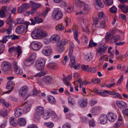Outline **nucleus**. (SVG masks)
<instances>
[{
  "label": "nucleus",
  "instance_id": "24",
  "mask_svg": "<svg viewBox=\"0 0 128 128\" xmlns=\"http://www.w3.org/2000/svg\"><path fill=\"white\" fill-rule=\"evenodd\" d=\"M24 112V110L21 108H17L15 112V116L16 117H18L20 116Z\"/></svg>",
  "mask_w": 128,
  "mask_h": 128
},
{
  "label": "nucleus",
  "instance_id": "58",
  "mask_svg": "<svg viewBox=\"0 0 128 128\" xmlns=\"http://www.w3.org/2000/svg\"><path fill=\"white\" fill-rule=\"evenodd\" d=\"M8 39L7 38V36L5 35L3 37V38L1 42L3 43H6V42L8 41Z\"/></svg>",
  "mask_w": 128,
  "mask_h": 128
},
{
  "label": "nucleus",
  "instance_id": "30",
  "mask_svg": "<svg viewBox=\"0 0 128 128\" xmlns=\"http://www.w3.org/2000/svg\"><path fill=\"white\" fill-rule=\"evenodd\" d=\"M48 97V100L50 102L53 104H55L56 103V100L53 96H49Z\"/></svg>",
  "mask_w": 128,
  "mask_h": 128
},
{
  "label": "nucleus",
  "instance_id": "7",
  "mask_svg": "<svg viewBox=\"0 0 128 128\" xmlns=\"http://www.w3.org/2000/svg\"><path fill=\"white\" fill-rule=\"evenodd\" d=\"M12 68L11 64L8 62H3L2 64L1 68L4 72L10 71Z\"/></svg>",
  "mask_w": 128,
  "mask_h": 128
},
{
  "label": "nucleus",
  "instance_id": "4",
  "mask_svg": "<svg viewBox=\"0 0 128 128\" xmlns=\"http://www.w3.org/2000/svg\"><path fill=\"white\" fill-rule=\"evenodd\" d=\"M44 108L41 106H38L36 109V112L34 115L35 119L36 120H38L40 116L44 113Z\"/></svg>",
  "mask_w": 128,
  "mask_h": 128
},
{
  "label": "nucleus",
  "instance_id": "27",
  "mask_svg": "<svg viewBox=\"0 0 128 128\" xmlns=\"http://www.w3.org/2000/svg\"><path fill=\"white\" fill-rule=\"evenodd\" d=\"M57 66L55 63L50 62L48 64L47 67L49 69H54Z\"/></svg>",
  "mask_w": 128,
  "mask_h": 128
},
{
  "label": "nucleus",
  "instance_id": "32",
  "mask_svg": "<svg viewBox=\"0 0 128 128\" xmlns=\"http://www.w3.org/2000/svg\"><path fill=\"white\" fill-rule=\"evenodd\" d=\"M12 84L13 82L12 81L10 80L8 81L6 85V89L8 90L12 89V88H13L12 86Z\"/></svg>",
  "mask_w": 128,
  "mask_h": 128
},
{
  "label": "nucleus",
  "instance_id": "13",
  "mask_svg": "<svg viewBox=\"0 0 128 128\" xmlns=\"http://www.w3.org/2000/svg\"><path fill=\"white\" fill-rule=\"evenodd\" d=\"M107 116L108 120L111 122H114L117 118L116 115L112 113H108Z\"/></svg>",
  "mask_w": 128,
  "mask_h": 128
},
{
  "label": "nucleus",
  "instance_id": "56",
  "mask_svg": "<svg viewBox=\"0 0 128 128\" xmlns=\"http://www.w3.org/2000/svg\"><path fill=\"white\" fill-rule=\"evenodd\" d=\"M5 46L3 44L0 45V54L4 52Z\"/></svg>",
  "mask_w": 128,
  "mask_h": 128
},
{
  "label": "nucleus",
  "instance_id": "55",
  "mask_svg": "<svg viewBox=\"0 0 128 128\" xmlns=\"http://www.w3.org/2000/svg\"><path fill=\"white\" fill-rule=\"evenodd\" d=\"M96 1L97 4L100 7L102 8H103L104 5L100 0H96Z\"/></svg>",
  "mask_w": 128,
  "mask_h": 128
},
{
  "label": "nucleus",
  "instance_id": "61",
  "mask_svg": "<svg viewBox=\"0 0 128 128\" xmlns=\"http://www.w3.org/2000/svg\"><path fill=\"white\" fill-rule=\"evenodd\" d=\"M58 51L60 52H62L64 50V47L62 46H57Z\"/></svg>",
  "mask_w": 128,
  "mask_h": 128
},
{
  "label": "nucleus",
  "instance_id": "2",
  "mask_svg": "<svg viewBox=\"0 0 128 128\" xmlns=\"http://www.w3.org/2000/svg\"><path fill=\"white\" fill-rule=\"evenodd\" d=\"M74 50L73 47L72 46L70 47L69 56L70 57V60L72 63L70 64V66L72 68L74 67V69H78L80 66V64H78L74 66L75 62V57L72 55V52Z\"/></svg>",
  "mask_w": 128,
  "mask_h": 128
},
{
  "label": "nucleus",
  "instance_id": "54",
  "mask_svg": "<svg viewBox=\"0 0 128 128\" xmlns=\"http://www.w3.org/2000/svg\"><path fill=\"white\" fill-rule=\"evenodd\" d=\"M111 37V34L109 32H107L106 34V36L105 39L106 41L109 40Z\"/></svg>",
  "mask_w": 128,
  "mask_h": 128
},
{
  "label": "nucleus",
  "instance_id": "47",
  "mask_svg": "<svg viewBox=\"0 0 128 128\" xmlns=\"http://www.w3.org/2000/svg\"><path fill=\"white\" fill-rule=\"evenodd\" d=\"M68 103L72 105H73L75 103L74 99L71 97H69L68 98Z\"/></svg>",
  "mask_w": 128,
  "mask_h": 128
},
{
  "label": "nucleus",
  "instance_id": "63",
  "mask_svg": "<svg viewBox=\"0 0 128 128\" xmlns=\"http://www.w3.org/2000/svg\"><path fill=\"white\" fill-rule=\"evenodd\" d=\"M100 81V80L99 78H96L92 80V82L94 83L98 84L99 83Z\"/></svg>",
  "mask_w": 128,
  "mask_h": 128
},
{
  "label": "nucleus",
  "instance_id": "38",
  "mask_svg": "<svg viewBox=\"0 0 128 128\" xmlns=\"http://www.w3.org/2000/svg\"><path fill=\"white\" fill-rule=\"evenodd\" d=\"M13 66L15 72H17V71L19 69L17 66V63L16 62H14L13 64Z\"/></svg>",
  "mask_w": 128,
  "mask_h": 128
},
{
  "label": "nucleus",
  "instance_id": "14",
  "mask_svg": "<svg viewBox=\"0 0 128 128\" xmlns=\"http://www.w3.org/2000/svg\"><path fill=\"white\" fill-rule=\"evenodd\" d=\"M42 80L45 84L49 85L52 83V78L49 76H45L43 78Z\"/></svg>",
  "mask_w": 128,
  "mask_h": 128
},
{
  "label": "nucleus",
  "instance_id": "44",
  "mask_svg": "<svg viewBox=\"0 0 128 128\" xmlns=\"http://www.w3.org/2000/svg\"><path fill=\"white\" fill-rule=\"evenodd\" d=\"M1 115L3 116H6L7 114V112L6 109H3L0 112Z\"/></svg>",
  "mask_w": 128,
  "mask_h": 128
},
{
  "label": "nucleus",
  "instance_id": "9",
  "mask_svg": "<svg viewBox=\"0 0 128 128\" xmlns=\"http://www.w3.org/2000/svg\"><path fill=\"white\" fill-rule=\"evenodd\" d=\"M28 88L26 86H23L20 89L19 91V94L21 97H24L28 93Z\"/></svg>",
  "mask_w": 128,
  "mask_h": 128
},
{
  "label": "nucleus",
  "instance_id": "22",
  "mask_svg": "<svg viewBox=\"0 0 128 128\" xmlns=\"http://www.w3.org/2000/svg\"><path fill=\"white\" fill-rule=\"evenodd\" d=\"M51 39L53 42H56L60 40V37L58 35L54 34L51 36Z\"/></svg>",
  "mask_w": 128,
  "mask_h": 128
},
{
  "label": "nucleus",
  "instance_id": "49",
  "mask_svg": "<svg viewBox=\"0 0 128 128\" xmlns=\"http://www.w3.org/2000/svg\"><path fill=\"white\" fill-rule=\"evenodd\" d=\"M73 31L74 33V39L77 38L78 35V32L75 28H74L73 29Z\"/></svg>",
  "mask_w": 128,
  "mask_h": 128
},
{
  "label": "nucleus",
  "instance_id": "37",
  "mask_svg": "<svg viewBox=\"0 0 128 128\" xmlns=\"http://www.w3.org/2000/svg\"><path fill=\"white\" fill-rule=\"evenodd\" d=\"M97 45V44L96 42H94L92 39H91L89 42V47H92L93 46L95 47Z\"/></svg>",
  "mask_w": 128,
  "mask_h": 128
},
{
  "label": "nucleus",
  "instance_id": "51",
  "mask_svg": "<svg viewBox=\"0 0 128 128\" xmlns=\"http://www.w3.org/2000/svg\"><path fill=\"white\" fill-rule=\"evenodd\" d=\"M99 24V25H98V26L100 28H103L106 26L105 22L104 21H103L101 22H100Z\"/></svg>",
  "mask_w": 128,
  "mask_h": 128
},
{
  "label": "nucleus",
  "instance_id": "1",
  "mask_svg": "<svg viewBox=\"0 0 128 128\" xmlns=\"http://www.w3.org/2000/svg\"><path fill=\"white\" fill-rule=\"evenodd\" d=\"M46 33L42 30L36 29L33 31L31 34L32 38L34 39H37L41 37L46 36Z\"/></svg>",
  "mask_w": 128,
  "mask_h": 128
},
{
  "label": "nucleus",
  "instance_id": "41",
  "mask_svg": "<svg viewBox=\"0 0 128 128\" xmlns=\"http://www.w3.org/2000/svg\"><path fill=\"white\" fill-rule=\"evenodd\" d=\"M110 12L112 13H116L117 12V9L114 6L110 8Z\"/></svg>",
  "mask_w": 128,
  "mask_h": 128
},
{
  "label": "nucleus",
  "instance_id": "60",
  "mask_svg": "<svg viewBox=\"0 0 128 128\" xmlns=\"http://www.w3.org/2000/svg\"><path fill=\"white\" fill-rule=\"evenodd\" d=\"M87 59L88 61L91 60L93 58V56L92 54H90L86 56Z\"/></svg>",
  "mask_w": 128,
  "mask_h": 128
},
{
  "label": "nucleus",
  "instance_id": "23",
  "mask_svg": "<svg viewBox=\"0 0 128 128\" xmlns=\"http://www.w3.org/2000/svg\"><path fill=\"white\" fill-rule=\"evenodd\" d=\"M118 7L120 8L124 13H126L128 12V6L120 4L118 6Z\"/></svg>",
  "mask_w": 128,
  "mask_h": 128
},
{
  "label": "nucleus",
  "instance_id": "50",
  "mask_svg": "<svg viewBox=\"0 0 128 128\" xmlns=\"http://www.w3.org/2000/svg\"><path fill=\"white\" fill-rule=\"evenodd\" d=\"M56 30H60L62 31L64 29V27L61 25L59 24L58 26H56Z\"/></svg>",
  "mask_w": 128,
  "mask_h": 128
},
{
  "label": "nucleus",
  "instance_id": "36",
  "mask_svg": "<svg viewBox=\"0 0 128 128\" xmlns=\"http://www.w3.org/2000/svg\"><path fill=\"white\" fill-rule=\"evenodd\" d=\"M18 10L19 13H21L22 12L25 11L26 10L24 6H23V5H22L20 7L18 8Z\"/></svg>",
  "mask_w": 128,
  "mask_h": 128
},
{
  "label": "nucleus",
  "instance_id": "31",
  "mask_svg": "<svg viewBox=\"0 0 128 128\" xmlns=\"http://www.w3.org/2000/svg\"><path fill=\"white\" fill-rule=\"evenodd\" d=\"M68 42V41L66 39L62 40L60 42L57 44V46H62L66 44Z\"/></svg>",
  "mask_w": 128,
  "mask_h": 128
},
{
  "label": "nucleus",
  "instance_id": "52",
  "mask_svg": "<svg viewBox=\"0 0 128 128\" xmlns=\"http://www.w3.org/2000/svg\"><path fill=\"white\" fill-rule=\"evenodd\" d=\"M63 80H64V82L66 85L70 86H72V84L69 82L67 81V80L65 78H63Z\"/></svg>",
  "mask_w": 128,
  "mask_h": 128
},
{
  "label": "nucleus",
  "instance_id": "3",
  "mask_svg": "<svg viewBox=\"0 0 128 128\" xmlns=\"http://www.w3.org/2000/svg\"><path fill=\"white\" fill-rule=\"evenodd\" d=\"M75 4L78 7H80L83 11H88L90 9L89 5L85 4L83 2L79 0H75Z\"/></svg>",
  "mask_w": 128,
  "mask_h": 128
},
{
  "label": "nucleus",
  "instance_id": "6",
  "mask_svg": "<svg viewBox=\"0 0 128 128\" xmlns=\"http://www.w3.org/2000/svg\"><path fill=\"white\" fill-rule=\"evenodd\" d=\"M46 61L44 59L42 58L37 60L36 62V66L38 70H41L44 68Z\"/></svg>",
  "mask_w": 128,
  "mask_h": 128
},
{
  "label": "nucleus",
  "instance_id": "15",
  "mask_svg": "<svg viewBox=\"0 0 128 128\" xmlns=\"http://www.w3.org/2000/svg\"><path fill=\"white\" fill-rule=\"evenodd\" d=\"M16 50L18 53L17 57H18L22 53V50L20 46H18L17 47L15 48L14 47H12L10 48L8 50L9 52L10 53L13 52Z\"/></svg>",
  "mask_w": 128,
  "mask_h": 128
},
{
  "label": "nucleus",
  "instance_id": "34",
  "mask_svg": "<svg viewBox=\"0 0 128 128\" xmlns=\"http://www.w3.org/2000/svg\"><path fill=\"white\" fill-rule=\"evenodd\" d=\"M50 116V112H46L43 115V117L44 120H46L48 119Z\"/></svg>",
  "mask_w": 128,
  "mask_h": 128
},
{
  "label": "nucleus",
  "instance_id": "28",
  "mask_svg": "<svg viewBox=\"0 0 128 128\" xmlns=\"http://www.w3.org/2000/svg\"><path fill=\"white\" fill-rule=\"evenodd\" d=\"M10 124L14 126H16L17 125L16 120L14 118L10 117L9 119Z\"/></svg>",
  "mask_w": 128,
  "mask_h": 128
},
{
  "label": "nucleus",
  "instance_id": "16",
  "mask_svg": "<svg viewBox=\"0 0 128 128\" xmlns=\"http://www.w3.org/2000/svg\"><path fill=\"white\" fill-rule=\"evenodd\" d=\"M108 47V46H107L104 47V46H99L98 48L97 49L98 53L100 54V56H101L104 54Z\"/></svg>",
  "mask_w": 128,
  "mask_h": 128
},
{
  "label": "nucleus",
  "instance_id": "59",
  "mask_svg": "<svg viewBox=\"0 0 128 128\" xmlns=\"http://www.w3.org/2000/svg\"><path fill=\"white\" fill-rule=\"evenodd\" d=\"M122 113L126 116L128 117V108L122 111Z\"/></svg>",
  "mask_w": 128,
  "mask_h": 128
},
{
  "label": "nucleus",
  "instance_id": "45",
  "mask_svg": "<svg viewBox=\"0 0 128 128\" xmlns=\"http://www.w3.org/2000/svg\"><path fill=\"white\" fill-rule=\"evenodd\" d=\"M36 54L34 52L31 54L30 56L28 58L32 61H34V60L36 58Z\"/></svg>",
  "mask_w": 128,
  "mask_h": 128
},
{
  "label": "nucleus",
  "instance_id": "33",
  "mask_svg": "<svg viewBox=\"0 0 128 128\" xmlns=\"http://www.w3.org/2000/svg\"><path fill=\"white\" fill-rule=\"evenodd\" d=\"M50 115H51L52 118L54 119V120H58V118L56 114L54 111L51 112Z\"/></svg>",
  "mask_w": 128,
  "mask_h": 128
},
{
  "label": "nucleus",
  "instance_id": "5",
  "mask_svg": "<svg viewBox=\"0 0 128 128\" xmlns=\"http://www.w3.org/2000/svg\"><path fill=\"white\" fill-rule=\"evenodd\" d=\"M62 16L63 14L61 11L55 10L52 13V18L54 20H58L62 18Z\"/></svg>",
  "mask_w": 128,
  "mask_h": 128
},
{
  "label": "nucleus",
  "instance_id": "62",
  "mask_svg": "<svg viewBox=\"0 0 128 128\" xmlns=\"http://www.w3.org/2000/svg\"><path fill=\"white\" fill-rule=\"evenodd\" d=\"M24 6L26 10L27 9H28L30 7V5L29 4L25 3L22 4Z\"/></svg>",
  "mask_w": 128,
  "mask_h": 128
},
{
  "label": "nucleus",
  "instance_id": "20",
  "mask_svg": "<svg viewBox=\"0 0 128 128\" xmlns=\"http://www.w3.org/2000/svg\"><path fill=\"white\" fill-rule=\"evenodd\" d=\"M18 124L20 126H24L26 124V120L24 118H20L18 120Z\"/></svg>",
  "mask_w": 128,
  "mask_h": 128
},
{
  "label": "nucleus",
  "instance_id": "39",
  "mask_svg": "<svg viewBox=\"0 0 128 128\" xmlns=\"http://www.w3.org/2000/svg\"><path fill=\"white\" fill-rule=\"evenodd\" d=\"M50 10V8H47L42 13V16L45 18L46 16V15L48 12Z\"/></svg>",
  "mask_w": 128,
  "mask_h": 128
},
{
  "label": "nucleus",
  "instance_id": "17",
  "mask_svg": "<svg viewBox=\"0 0 128 128\" xmlns=\"http://www.w3.org/2000/svg\"><path fill=\"white\" fill-rule=\"evenodd\" d=\"M116 103L118 107L121 109H122L127 107L126 103L122 101H117Z\"/></svg>",
  "mask_w": 128,
  "mask_h": 128
},
{
  "label": "nucleus",
  "instance_id": "26",
  "mask_svg": "<svg viewBox=\"0 0 128 128\" xmlns=\"http://www.w3.org/2000/svg\"><path fill=\"white\" fill-rule=\"evenodd\" d=\"M30 2L31 4L32 8H34L36 9L40 8L41 6L40 4L35 3L32 1H30Z\"/></svg>",
  "mask_w": 128,
  "mask_h": 128
},
{
  "label": "nucleus",
  "instance_id": "8",
  "mask_svg": "<svg viewBox=\"0 0 128 128\" xmlns=\"http://www.w3.org/2000/svg\"><path fill=\"white\" fill-rule=\"evenodd\" d=\"M31 46L33 50H38L42 47V44L40 42H34L31 43Z\"/></svg>",
  "mask_w": 128,
  "mask_h": 128
},
{
  "label": "nucleus",
  "instance_id": "48",
  "mask_svg": "<svg viewBox=\"0 0 128 128\" xmlns=\"http://www.w3.org/2000/svg\"><path fill=\"white\" fill-rule=\"evenodd\" d=\"M6 23L8 24H11L12 23V18H11V14H10L7 20L6 21Z\"/></svg>",
  "mask_w": 128,
  "mask_h": 128
},
{
  "label": "nucleus",
  "instance_id": "29",
  "mask_svg": "<svg viewBox=\"0 0 128 128\" xmlns=\"http://www.w3.org/2000/svg\"><path fill=\"white\" fill-rule=\"evenodd\" d=\"M104 4L106 6H109L113 4V0H103Z\"/></svg>",
  "mask_w": 128,
  "mask_h": 128
},
{
  "label": "nucleus",
  "instance_id": "57",
  "mask_svg": "<svg viewBox=\"0 0 128 128\" xmlns=\"http://www.w3.org/2000/svg\"><path fill=\"white\" fill-rule=\"evenodd\" d=\"M123 78V76L122 75L119 78L118 80V82L116 83V84L118 85L120 84Z\"/></svg>",
  "mask_w": 128,
  "mask_h": 128
},
{
  "label": "nucleus",
  "instance_id": "10",
  "mask_svg": "<svg viewBox=\"0 0 128 128\" xmlns=\"http://www.w3.org/2000/svg\"><path fill=\"white\" fill-rule=\"evenodd\" d=\"M42 53L44 56H48L51 53V48L50 46H46L44 47L42 50Z\"/></svg>",
  "mask_w": 128,
  "mask_h": 128
},
{
  "label": "nucleus",
  "instance_id": "64",
  "mask_svg": "<svg viewBox=\"0 0 128 128\" xmlns=\"http://www.w3.org/2000/svg\"><path fill=\"white\" fill-rule=\"evenodd\" d=\"M28 128H37V126L34 124H32L28 126Z\"/></svg>",
  "mask_w": 128,
  "mask_h": 128
},
{
  "label": "nucleus",
  "instance_id": "35",
  "mask_svg": "<svg viewBox=\"0 0 128 128\" xmlns=\"http://www.w3.org/2000/svg\"><path fill=\"white\" fill-rule=\"evenodd\" d=\"M88 72H89L92 73H94L97 71V69L94 67H90L89 69L88 70Z\"/></svg>",
  "mask_w": 128,
  "mask_h": 128
},
{
  "label": "nucleus",
  "instance_id": "19",
  "mask_svg": "<svg viewBox=\"0 0 128 128\" xmlns=\"http://www.w3.org/2000/svg\"><path fill=\"white\" fill-rule=\"evenodd\" d=\"M22 20L23 19L22 18L17 19L16 20V24H24L26 26V28L27 29L28 25L30 24V23L28 22H26L23 23Z\"/></svg>",
  "mask_w": 128,
  "mask_h": 128
},
{
  "label": "nucleus",
  "instance_id": "12",
  "mask_svg": "<svg viewBox=\"0 0 128 128\" xmlns=\"http://www.w3.org/2000/svg\"><path fill=\"white\" fill-rule=\"evenodd\" d=\"M26 27L24 25H20L18 26L16 29V32L18 34H20L25 31Z\"/></svg>",
  "mask_w": 128,
  "mask_h": 128
},
{
  "label": "nucleus",
  "instance_id": "53",
  "mask_svg": "<svg viewBox=\"0 0 128 128\" xmlns=\"http://www.w3.org/2000/svg\"><path fill=\"white\" fill-rule=\"evenodd\" d=\"M88 122L90 126H92V127L95 126V125L94 121L93 120H90Z\"/></svg>",
  "mask_w": 128,
  "mask_h": 128
},
{
  "label": "nucleus",
  "instance_id": "11",
  "mask_svg": "<svg viewBox=\"0 0 128 128\" xmlns=\"http://www.w3.org/2000/svg\"><path fill=\"white\" fill-rule=\"evenodd\" d=\"M34 20L33 18H31L30 19L31 22V23L30 24L31 25H34L36 23L39 24L42 23L43 22V20L41 18H40L38 16H36L34 18Z\"/></svg>",
  "mask_w": 128,
  "mask_h": 128
},
{
  "label": "nucleus",
  "instance_id": "42",
  "mask_svg": "<svg viewBox=\"0 0 128 128\" xmlns=\"http://www.w3.org/2000/svg\"><path fill=\"white\" fill-rule=\"evenodd\" d=\"M89 66L88 65H85L82 64L81 65V67L82 69L84 71H86L88 72V70L89 69Z\"/></svg>",
  "mask_w": 128,
  "mask_h": 128
},
{
  "label": "nucleus",
  "instance_id": "21",
  "mask_svg": "<svg viewBox=\"0 0 128 128\" xmlns=\"http://www.w3.org/2000/svg\"><path fill=\"white\" fill-rule=\"evenodd\" d=\"M80 106L82 108L86 107L88 104L87 99L86 98H84L79 102Z\"/></svg>",
  "mask_w": 128,
  "mask_h": 128
},
{
  "label": "nucleus",
  "instance_id": "40",
  "mask_svg": "<svg viewBox=\"0 0 128 128\" xmlns=\"http://www.w3.org/2000/svg\"><path fill=\"white\" fill-rule=\"evenodd\" d=\"M12 27L11 25H10L9 27H8L6 30L5 32L6 34L8 35L10 34L12 30Z\"/></svg>",
  "mask_w": 128,
  "mask_h": 128
},
{
  "label": "nucleus",
  "instance_id": "25",
  "mask_svg": "<svg viewBox=\"0 0 128 128\" xmlns=\"http://www.w3.org/2000/svg\"><path fill=\"white\" fill-rule=\"evenodd\" d=\"M34 62V61L28 58L24 61V64L26 66H28L31 65Z\"/></svg>",
  "mask_w": 128,
  "mask_h": 128
},
{
  "label": "nucleus",
  "instance_id": "18",
  "mask_svg": "<svg viewBox=\"0 0 128 128\" xmlns=\"http://www.w3.org/2000/svg\"><path fill=\"white\" fill-rule=\"evenodd\" d=\"M108 118L107 116L104 114L102 115L99 118L100 122L102 124H105L107 122Z\"/></svg>",
  "mask_w": 128,
  "mask_h": 128
},
{
  "label": "nucleus",
  "instance_id": "46",
  "mask_svg": "<svg viewBox=\"0 0 128 128\" xmlns=\"http://www.w3.org/2000/svg\"><path fill=\"white\" fill-rule=\"evenodd\" d=\"M44 124L46 126L50 128H52L54 126V124L52 122H45Z\"/></svg>",
  "mask_w": 128,
  "mask_h": 128
},
{
  "label": "nucleus",
  "instance_id": "43",
  "mask_svg": "<svg viewBox=\"0 0 128 128\" xmlns=\"http://www.w3.org/2000/svg\"><path fill=\"white\" fill-rule=\"evenodd\" d=\"M120 38V36L119 35H116L112 38L111 40H114V42L115 43Z\"/></svg>",
  "mask_w": 128,
  "mask_h": 128
}]
</instances>
